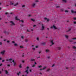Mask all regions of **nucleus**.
Wrapping results in <instances>:
<instances>
[{
    "label": "nucleus",
    "mask_w": 76,
    "mask_h": 76,
    "mask_svg": "<svg viewBox=\"0 0 76 76\" xmlns=\"http://www.w3.org/2000/svg\"><path fill=\"white\" fill-rule=\"evenodd\" d=\"M35 1L36 2H38V0H36Z\"/></svg>",
    "instance_id": "46"
},
{
    "label": "nucleus",
    "mask_w": 76,
    "mask_h": 76,
    "mask_svg": "<svg viewBox=\"0 0 76 76\" xmlns=\"http://www.w3.org/2000/svg\"><path fill=\"white\" fill-rule=\"evenodd\" d=\"M58 7H60V6H57L56 7L57 8H58Z\"/></svg>",
    "instance_id": "42"
},
{
    "label": "nucleus",
    "mask_w": 76,
    "mask_h": 76,
    "mask_svg": "<svg viewBox=\"0 0 76 76\" xmlns=\"http://www.w3.org/2000/svg\"><path fill=\"white\" fill-rule=\"evenodd\" d=\"M47 21L48 22V21H49V19H48L47 20Z\"/></svg>",
    "instance_id": "59"
},
{
    "label": "nucleus",
    "mask_w": 76,
    "mask_h": 76,
    "mask_svg": "<svg viewBox=\"0 0 76 76\" xmlns=\"http://www.w3.org/2000/svg\"><path fill=\"white\" fill-rule=\"evenodd\" d=\"M21 38H22V39H23V36H22Z\"/></svg>",
    "instance_id": "53"
},
{
    "label": "nucleus",
    "mask_w": 76,
    "mask_h": 76,
    "mask_svg": "<svg viewBox=\"0 0 76 76\" xmlns=\"http://www.w3.org/2000/svg\"><path fill=\"white\" fill-rule=\"evenodd\" d=\"M48 58H50V56H48Z\"/></svg>",
    "instance_id": "57"
},
{
    "label": "nucleus",
    "mask_w": 76,
    "mask_h": 76,
    "mask_svg": "<svg viewBox=\"0 0 76 76\" xmlns=\"http://www.w3.org/2000/svg\"><path fill=\"white\" fill-rule=\"evenodd\" d=\"M35 4H36V3L33 4L32 5V6H33V7H34V6H35Z\"/></svg>",
    "instance_id": "14"
},
{
    "label": "nucleus",
    "mask_w": 76,
    "mask_h": 76,
    "mask_svg": "<svg viewBox=\"0 0 76 76\" xmlns=\"http://www.w3.org/2000/svg\"><path fill=\"white\" fill-rule=\"evenodd\" d=\"M51 42L52 45H54V43H53V40H51Z\"/></svg>",
    "instance_id": "13"
},
{
    "label": "nucleus",
    "mask_w": 76,
    "mask_h": 76,
    "mask_svg": "<svg viewBox=\"0 0 76 76\" xmlns=\"http://www.w3.org/2000/svg\"><path fill=\"white\" fill-rule=\"evenodd\" d=\"M22 57H24V53H23L22 55Z\"/></svg>",
    "instance_id": "52"
},
{
    "label": "nucleus",
    "mask_w": 76,
    "mask_h": 76,
    "mask_svg": "<svg viewBox=\"0 0 76 76\" xmlns=\"http://www.w3.org/2000/svg\"><path fill=\"white\" fill-rule=\"evenodd\" d=\"M74 24H76V21H74Z\"/></svg>",
    "instance_id": "37"
},
{
    "label": "nucleus",
    "mask_w": 76,
    "mask_h": 76,
    "mask_svg": "<svg viewBox=\"0 0 76 76\" xmlns=\"http://www.w3.org/2000/svg\"><path fill=\"white\" fill-rule=\"evenodd\" d=\"M36 26V25H34L33 26V27H35V26Z\"/></svg>",
    "instance_id": "60"
},
{
    "label": "nucleus",
    "mask_w": 76,
    "mask_h": 76,
    "mask_svg": "<svg viewBox=\"0 0 76 76\" xmlns=\"http://www.w3.org/2000/svg\"><path fill=\"white\" fill-rule=\"evenodd\" d=\"M20 72H19V73H17V75L18 76H19V74H20Z\"/></svg>",
    "instance_id": "21"
},
{
    "label": "nucleus",
    "mask_w": 76,
    "mask_h": 76,
    "mask_svg": "<svg viewBox=\"0 0 76 76\" xmlns=\"http://www.w3.org/2000/svg\"><path fill=\"white\" fill-rule=\"evenodd\" d=\"M72 48L73 49H76V47L73 46Z\"/></svg>",
    "instance_id": "20"
},
{
    "label": "nucleus",
    "mask_w": 76,
    "mask_h": 76,
    "mask_svg": "<svg viewBox=\"0 0 76 76\" xmlns=\"http://www.w3.org/2000/svg\"><path fill=\"white\" fill-rule=\"evenodd\" d=\"M10 23H12L13 25H15V23H13V22L12 21H10Z\"/></svg>",
    "instance_id": "4"
},
{
    "label": "nucleus",
    "mask_w": 76,
    "mask_h": 76,
    "mask_svg": "<svg viewBox=\"0 0 76 76\" xmlns=\"http://www.w3.org/2000/svg\"><path fill=\"white\" fill-rule=\"evenodd\" d=\"M45 52L46 53H48V52H50V50L48 49H46V50Z\"/></svg>",
    "instance_id": "6"
},
{
    "label": "nucleus",
    "mask_w": 76,
    "mask_h": 76,
    "mask_svg": "<svg viewBox=\"0 0 76 76\" xmlns=\"http://www.w3.org/2000/svg\"><path fill=\"white\" fill-rule=\"evenodd\" d=\"M53 28H54V29H57V28L56 27V26H55L53 25V26H52L50 28L51 29H53Z\"/></svg>",
    "instance_id": "1"
},
{
    "label": "nucleus",
    "mask_w": 76,
    "mask_h": 76,
    "mask_svg": "<svg viewBox=\"0 0 76 76\" xmlns=\"http://www.w3.org/2000/svg\"><path fill=\"white\" fill-rule=\"evenodd\" d=\"M71 30V28L69 29L68 31H67L66 32H69Z\"/></svg>",
    "instance_id": "25"
},
{
    "label": "nucleus",
    "mask_w": 76,
    "mask_h": 76,
    "mask_svg": "<svg viewBox=\"0 0 76 76\" xmlns=\"http://www.w3.org/2000/svg\"><path fill=\"white\" fill-rule=\"evenodd\" d=\"M43 70V69H40V70Z\"/></svg>",
    "instance_id": "54"
},
{
    "label": "nucleus",
    "mask_w": 76,
    "mask_h": 76,
    "mask_svg": "<svg viewBox=\"0 0 76 76\" xmlns=\"http://www.w3.org/2000/svg\"><path fill=\"white\" fill-rule=\"evenodd\" d=\"M31 20H32V21H33V22H35V20H34L33 19H31Z\"/></svg>",
    "instance_id": "22"
},
{
    "label": "nucleus",
    "mask_w": 76,
    "mask_h": 76,
    "mask_svg": "<svg viewBox=\"0 0 76 76\" xmlns=\"http://www.w3.org/2000/svg\"><path fill=\"white\" fill-rule=\"evenodd\" d=\"M71 12L72 13H74V14H76V11L74 12L73 10H71Z\"/></svg>",
    "instance_id": "2"
},
{
    "label": "nucleus",
    "mask_w": 76,
    "mask_h": 76,
    "mask_svg": "<svg viewBox=\"0 0 76 76\" xmlns=\"http://www.w3.org/2000/svg\"><path fill=\"white\" fill-rule=\"evenodd\" d=\"M7 42H8V43L10 42V41H7Z\"/></svg>",
    "instance_id": "44"
},
{
    "label": "nucleus",
    "mask_w": 76,
    "mask_h": 76,
    "mask_svg": "<svg viewBox=\"0 0 76 76\" xmlns=\"http://www.w3.org/2000/svg\"><path fill=\"white\" fill-rule=\"evenodd\" d=\"M49 70H50V69H48L47 71V72H48V71H49Z\"/></svg>",
    "instance_id": "30"
},
{
    "label": "nucleus",
    "mask_w": 76,
    "mask_h": 76,
    "mask_svg": "<svg viewBox=\"0 0 76 76\" xmlns=\"http://www.w3.org/2000/svg\"><path fill=\"white\" fill-rule=\"evenodd\" d=\"M0 45H2V43H1V42H0Z\"/></svg>",
    "instance_id": "45"
},
{
    "label": "nucleus",
    "mask_w": 76,
    "mask_h": 76,
    "mask_svg": "<svg viewBox=\"0 0 76 76\" xmlns=\"http://www.w3.org/2000/svg\"><path fill=\"white\" fill-rule=\"evenodd\" d=\"M22 7H25V5H23L22 6Z\"/></svg>",
    "instance_id": "39"
},
{
    "label": "nucleus",
    "mask_w": 76,
    "mask_h": 76,
    "mask_svg": "<svg viewBox=\"0 0 76 76\" xmlns=\"http://www.w3.org/2000/svg\"><path fill=\"white\" fill-rule=\"evenodd\" d=\"M18 3H17L15 4H14V6H17V5H18Z\"/></svg>",
    "instance_id": "16"
},
{
    "label": "nucleus",
    "mask_w": 76,
    "mask_h": 76,
    "mask_svg": "<svg viewBox=\"0 0 76 76\" xmlns=\"http://www.w3.org/2000/svg\"><path fill=\"white\" fill-rule=\"evenodd\" d=\"M2 65H3V64H0V66H2Z\"/></svg>",
    "instance_id": "49"
},
{
    "label": "nucleus",
    "mask_w": 76,
    "mask_h": 76,
    "mask_svg": "<svg viewBox=\"0 0 76 76\" xmlns=\"http://www.w3.org/2000/svg\"><path fill=\"white\" fill-rule=\"evenodd\" d=\"M47 18H45V20H47Z\"/></svg>",
    "instance_id": "48"
},
{
    "label": "nucleus",
    "mask_w": 76,
    "mask_h": 76,
    "mask_svg": "<svg viewBox=\"0 0 76 76\" xmlns=\"http://www.w3.org/2000/svg\"><path fill=\"white\" fill-rule=\"evenodd\" d=\"M72 39H76V38H72Z\"/></svg>",
    "instance_id": "38"
},
{
    "label": "nucleus",
    "mask_w": 76,
    "mask_h": 76,
    "mask_svg": "<svg viewBox=\"0 0 76 76\" xmlns=\"http://www.w3.org/2000/svg\"><path fill=\"white\" fill-rule=\"evenodd\" d=\"M8 14V12H6V13H5V14L6 15H7V14Z\"/></svg>",
    "instance_id": "51"
},
{
    "label": "nucleus",
    "mask_w": 76,
    "mask_h": 76,
    "mask_svg": "<svg viewBox=\"0 0 76 76\" xmlns=\"http://www.w3.org/2000/svg\"><path fill=\"white\" fill-rule=\"evenodd\" d=\"M5 73H6V74H8V72H7V71L6 70Z\"/></svg>",
    "instance_id": "17"
},
{
    "label": "nucleus",
    "mask_w": 76,
    "mask_h": 76,
    "mask_svg": "<svg viewBox=\"0 0 76 76\" xmlns=\"http://www.w3.org/2000/svg\"><path fill=\"white\" fill-rule=\"evenodd\" d=\"M21 65H22V64H20V65H19V67L20 68H22V66H21Z\"/></svg>",
    "instance_id": "18"
},
{
    "label": "nucleus",
    "mask_w": 76,
    "mask_h": 76,
    "mask_svg": "<svg viewBox=\"0 0 76 76\" xmlns=\"http://www.w3.org/2000/svg\"><path fill=\"white\" fill-rule=\"evenodd\" d=\"M69 12V11H68V10H65V12Z\"/></svg>",
    "instance_id": "35"
},
{
    "label": "nucleus",
    "mask_w": 76,
    "mask_h": 76,
    "mask_svg": "<svg viewBox=\"0 0 76 76\" xmlns=\"http://www.w3.org/2000/svg\"><path fill=\"white\" fill-rule=\"evenodd\" d=\"M40 58V56H39V57H37V58Z\"/></svg>",
    "instance_id": "56"
},
{
    "label": "nucleus",
    "mask_w": 76,
    "mask_h": 76,
    "mask_svg": "<svg viewBox=\"0 0 76 76\" xmlns=\"http://www.w3.org/2000/svg\"><path fill=\"white\" fill-rule=\"evenodd\" d=\"M65 37L66 38H69V36L67 35H65Z\"/></svg>",
    "instance_id": "15"
},
{
    "label": "nucleus",
    "mask_w": 76,
    "mask_h": 76,
    "mask_svg": "<svg viewBox=\"0 0 76 76\" xmlns=\"http://www.w3.org/2000/svg\"><path fill=\"white\" fill-rule=\"evenodd\" d=\"M27 31L28 32H30V31H29V30H27Z\"/></svg>",
    "instance_id": "58"
},
{
    "label": "nucleus",
    "mask_w": 76,
    "mask_h": 76,
    "mask_svg": "<svg viewBox=\"0 0 76 76\" xmlns=\"http://www.w3.org/2000/svg\"><path fill=\"white\" fill-rule=\"evenodd\" d=\"M20 48H23V46H20Z\"/></svg>",
    "instance_id": "33"
},
{
    "label": "nucleus",
    "mask_w": 76,
    "mask_h": 76,
    "mask_svg": "<svg viewBox=\"0 0 76 76\" xmlns=\"http://www.w3.org/2000/svg\"><path fill=\"white\" fill-rule=\"evenodd\" d=\"M35 60L34 59H31V61H35Z\"/></svg>",
    "instance_id": "11"
},
{
    "label": "nucleus",
    "mask_w": 76,
    "mask_h": 76,
    "mask_svg": "<svg viewBox=\"0 0 76 76\" xmlns=\"http://www.w3.org/2000/svg\"><path fill=\"white\" fill-rule=\"evenodd\" d=\"M6 61H11V60H12V58H10V59L9 60V59H6Z\"/></svg>",
    "instance_id": "10"
},
{
    "label": "nucleus",
    "mask_w": 76,
    "mask_h": 76,
    "mask_svg": "<svg viewBox=\"0 0 76 76\" xmlns=\"http://www.w3.org/2000/svg\"><path fill=\"white\" fill-rule=\"evenodd\" d=\"M66 69H68V67H66Z\"/></svg>",
    "instance_id": "63"
},
{
    "label": "nucleus",
    "mask_w": 76,
    "mask_h": 76,
    "mask_svg": "<svg viewBox=\"0 0 76 76\" xmlns=\"http://www.w3.org/2000/svg\"><path fill=\"white\" fill-rule=\"evenodd\" d=\"M29 66H27L26 67V69H29Z\"/></svg>",
    "instance_id": "47"
},
{
    "label": "nucleus",
    "mask_w": 76,
    "mask_h": 76,
    "mask_svg": "<svg viewBox=\"0 0 76 76\" xmlns=\"http://www.w3.org/2000/svg\"><path fill=\"white\" fill-rule=\"evenodd\" d=\"M21 22H22V23H23V20H21Z\"/></svg>",
    "instance_id": "55"
},
{
    "label": "nucleus",
    "mask_w": 76,
    "mask_h": 76,
    "mask_svg": "<svg viewBox=\"0 0 76 76\" xmlns=\"http://www.w3.org/2000/svg\"><path fill=\"white\" fill-rule=\"evenodd\" d=\"M10 3V4H11L12 5H13V1H11Z\"/></svg>",
    "instance_id": "8"
},
{
    "label": "nucleus",
    "mask_w": 76,
    "mask_h": 76,
    "mask_svg": "<svg viewBox=\"0 0 76 76\" xmlns=\"http://www.w3.org/2000/svg\"><path fill=\"white\" fill-rule=\"evenodd\" d=\"M15 19L17 20H19V19L18 18V17H15Z\"/></svg>",
    "instance_id": "12"
},
{
    "label": "nucleus",
    "mask_w": 76,
    "mask_h": 76,
    "mask_svg": "<svg viewBox=\"0 0 76 76\" xmlns=\"http://www.w3.org/2000/svg\"><path fill=\"white\" fill-rule=\"evenodd\" d=\"M12 62H13V63H14V64H14V66H16V63H15V61L13 60Z\"/></svg>",
    "instance_id": "7"
},
{
    "label": "nucleus",
    "mask_w": 76,
    "mask_h": 76,
    "mask_svg": "<svg viewBox=\"0 0 76 76\" xmlns=\"http://www.w3.org/2000/svg\"><path fill=\"white\" fill-rule=\"evenodd\" d=\"M37 41H39V38L38 37L37 38Z\"/></svg>",
    "instance_id": "32"
},
{
    "label": "nucleus",
    "mask_w": 76,
    "mask_h": 76,
    "mask_svg": "<svg viewBox=\"0 0 76 76\" xmlns=\"http://www.w3.org/2000/svg\"><path fill=\"white\" fill-rule=\"evenodd\" d=\"M35 65L34 64V65H33V66H32V67H35Z\"/></svg>",
    "instance_id": "26"
},
{
    "label": "nucleus",
    "mask_w": 76,
    "mask_h": 76,
    "mask_svg": "<svg viewBox=\"0 0 76 76\" xmlns=\"http://www.w3.org/2000/svg\"><path fill=\"white\" fill-rule=\"evenodd\" d=\"M73 19H74V20H76V18H74Z\"/></svg>",
    "instance_id": "36"
},
{
    "label": "nucleus",
    "mask_w": 76,
    "mask_h": 76,
    "mask_svg": "<svg viewBox=\"0 0 76 76\" xmlns=\"http://www.w3.org/2000/svg\"><path fill=\"white\" fill-rule=\"evenodd\" d=\"M12 42L13 43V44H15V41H13Z\"/></svg>",
    "instance_id": "34"
},
{
    "label": "nucleus",
    "mask_w": 76,
    "mask_h": 76,
    "mask_svg": "<svg viewBox=\"0 0 76 76\" xmlns=\"http://www.w3.org/2000/svg\"><path fill=\"white\" fill-rule=\"evenodd\" d=\"M4 60H2V62H4Z\"/></svg>",
    "instance_id": "62"
},
{
    "label": "nucleus",
    "mask_w": 76,
    "mask_h": 76,
    "mask_svg": "<svg viewBox=\"0 0 76 76\" xmlns=\"http://www.w3.org/2000/svg\"><path fill=\"white\" fill-rule=\"evenodd\" d=\"M28 69H27L25 71L26 73L27 74H28V73H29V72H28Z\"/></svg>",
    "instance_id": "9"
},
{
    "label": "nucleus",
    "mask_w": 76,
    "mask_h": 76,
    "mask_svg": "<svg viewBox=\"0 0 76 76\" xmlns=\"http://www.w3.org/2000/svg\"><path fill=\"white\" fill-rule=\"evenodd\" d=\"M42 45H44L45 44V43L43 42V43H42Z\"/></svg>",
    "instance_id": "24"
},
{
    "label": "nucleus",
    "mask_w": 76,
    "mask_h": 76,
    "mask_svg": "<svg viewBox=\"0 0 76 76\" xmlns=\"http://www.w3.org/2000/svg\"><path fill=\"white\" fill-rule=\"evenodd\" d=\"M46 68H47V67H44L43 69V70H44V69H46Z\"/></svg>",
    "instance_id": "40"
},
{
    "label": "nucleus",
    "mask_w": 76,
    "mask_h": 76,
    "mask_svg": "<svg viewBox=\"0 0 76 76\" xmlns=\"http://www.w3.org/2000/svg\"><path fill=\"white\" fill-rule=\"evenodd\" d=\"M62 1L65 3H66V0H62Z\"/></svg>",
    "instance_id": "23"
},
{
    "label": "nucleus",
    "mask_w": 76,
    "mask_h": 76,
    "mask_svg": "<svg viewBox=\"0 0 76 76\" xmlns=\"http://www.w3.org/2000/svg\"><path fill=\"white\" fill-rule=\"evenodd\" d=\"M38 46H36V48H38Z\"/></svg>",
    "instance_id": "43"
},
{
    "label": "nucleus",
    "mask_w": 76,
    "mask_h": 76,
    "mask_svg": "<svg viewBox=\"0 0 76 76\" xmlns=\"http://www.w3.org/2000/svg\"><path fill=\"white\" fill-rule=\"evenodd\" d=\"M7 66L8 67H10V64H8L7 65Z\"/></svg>",
    "instance_id": "31"
},
{
    "label": "nucleus",
    "mask_w": 76,
    "mask_h": 76,
    "mask_svg": "<svg viewBox=\"0 0 76 76\" xmlns=\"http://www.w3.org/2000/svg\"><path fill=\"white\" fill-rule=\"evenodd\" d=\"M35 48H32V49L34 50H35Z\"/></svg>",
    "instance_id": "64"
},
{
    "label": "nucleus",
    "mask_w": 76,
    "mask_h": 76,
    "mask_svg": "<svg viewBox=\"0 0 76 76\" xmlns=\"http://www.w3.org/2000/svg\"><path fill=\"white\" fill-rule=\"evenodd\" d=\"M28 16V17H30V16H31V14H29Z\"/></svg>",
    "instance_id": "41"
},
{
    "label": "nucleus",
    "mask_w": 76,
    "mask_h": 76,
    "mask_svg": "<svg viewBox=\"0 0 76 76\" xmlns=\"http://www.w3.org/2000/svg\"><path fill=\"white\" fill-rule=\"evenodd\" d=\"M2 59L1 58H0V60H1Z\"/></svg>",
    "instance_id": "61"
},
{
    "label": "nucleus",
    "mask_w": 76,
    "mask_h": 76,
    "mask_svg": "<svg viewBox=\"0 0 76 76\" xmlns=\"http://www.w3.org/2000/svg\"><path fill=\"white\" fill-rule=\"evenodd\" d=\"M38 67L39 68H41V67H42V66L41 65L39 66H38Z\"/></svg>",
    "instance_id": "28"
},
{
    "label": "nucleus",
    "mask_w": 76,
    "mask_h": 76,
    "mask_svg": "<svg viewBox=\"0 0 76 76\" xmlns=\"http://www.w3.org/2000/svg\"><path fill=\"white\" fill-rule=\"evenodd\" d=\"M5 52V51L4 50L2 52H1V53L2 54H4V53Z\"/></svg>",
    "instance_id": "5"
},
{
    "label": "nucleus",
    "mask_w": 76,
    "mask_h": 76,
    "mask_svg": "<svg viewBox=\"0 0 76 76\" xmlns=\"http://www.w3.org/2000/svg\"><path fill=\"white\" fill-rule=\"evenodd\" d=\"M58 50H60V49H61V48H60V47H58Z\"/></svg>",
    "instance_id": "29"
},
{
    "label": "nucleus",
    "mask_w": 76,
    "mask_h": 76,
    "mask_svg": "<svg viewBox=\"0 0 76 76\" xmlns=\"http://www.w3.org/2000/svg\"><path fill=\"white\" fill-rule=\"evenodd\" d=\"M42 31L43 30H44V25L43 24H42Z\"/></svg>",
    "instance_id": "3"
},
{
    "label": "nucleus",
    "mask_w": 76,
    "mask_h": 76,
    "mask_svg": "<svg viewBox=\"0 0 76 76\" xmlns=\"http://www.w3.org/2000/svg\"><path fill=\"white\" fill-rule=\"evenodd\" d=\"M25 42H27L28 41V39H25Z\"/></svg>",
    "instance_id": "19"
},
{
    "label": "nucleus",
    "mask_w": 76,
    "mask_h": 76,
    "mask_svg": "<svg viewBox=\"0 0 76 76\" xmlns=\"http://www.w3.org/2000/svg\"><path fill=\"white\" fill-rule=\"evenodd\" d=\"M54 66H55V65L54 64H53V65L52 66V67H54Z\"/></svg>",
    "instance_id": "50"
},
{
    "label": "nucleus",
    "mask_w": 76,
    "mask_h": 76,
    "mask_svg": "<svg viewBox=\"0 0 76 76\" xmlns=\"http://www.w3.org/2000/svg\"><path fill=\"white\" fill-rule=\"evenodd\" d=\"M14 45L15 46H18V44H17L15 43L14 44Z\"/></svg>",
    "instance_id": "27"
}]
</instances>
